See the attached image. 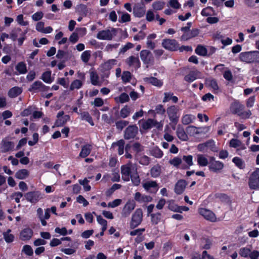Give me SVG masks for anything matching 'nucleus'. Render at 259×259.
<instances>
[{"label": "nucleus", "instance_id": "nucleus-1", "mask_svg": "<svg viewBox=\"0 0 259 259\" xmlns=\"http://www.w3.org/2000/svg\"><path fill=\"white\" fill-rule=\"evenodd\" d=\"M241 61L248 63H259V51H250L242 52L240 54Z\"/></svg>", "mask_w": 259, "mask_h": 259}, {"label": "nucleus", "instance_id": "nucleus-2", "mask_svg": "<svg viewBox=\"0 0 259 259\" xmlns=\"http://www.w3.org/2000/svg\"><path fill=\"white\" fill-rule=\"evenodd\" d=\"M117 34L115 28L109 27L106 29L99 31L96 37L100 40H111Z\"/></svg>", "mask_w": 259, "mask_h": 259}, {"label": "nucleus", "instance_id": "nucleus-3", "mask_svg": "<svg viewBox=\"0 0 259 259\" xmlns=\"http://www.w3.org/2000/svg\"><path fill=\"white\" fill-rule=\"evenodd\" d=\"M180 108L178 106L172 105L168 107L166 112L170 121L175 124H177L180 117Z\"/></svg>", "mask_w": 259, "mask_h": 259}, {"label": "nucleus", "instance_id": "nucleus-4", "mask_svg": "<svg viewBox=\"0 0 259 259\" xmlns=\"http://www.w3.org/2000/svg\"><path fill=\"white\" fill-rule=\"evenodd\" d=\"M49 89V87L46 86L40 81L37 80L33 82L30 85L28 90L31 92H41L42 94H44L47 92Z\"/></svg>", "mask_w": 259, "mask_h": 259}, {"label": "nucleus", "instance_id": "nucleus-5", "mask_svg": "<svg viewBox=\"0 0 259 259\" xmlns=\"http://www.w3.org/2000/svg\"><path fill=\"white\" fill-rule=\"evenodd\" d=\"M248 185L251 189H259V168H257L250 176Z\"/></svg>", "mask_w": 259, "mask_h": 259}, {"label": "nucleus", "instance_id": "nucleus-6", "mask_svg": "<svg viewBox=\"0 0 259 259\" xmlns=\"http://www.w3.org/2000/svg\"><path fill=\"white\" fill-rule=\"evenodd\" d=\"M135 167L131 163L122 165L121 167V172L122 175V179L124 181H128L130 179V176L132 174V170H134Z\"/></svg>", "mask_w": 259, "mask_h": 259}, {"label": "nucleus", "instance_id": "nucleus-7", "mask_svg": "<svg viewBox=\"0 0 259 259\" xmlns=\"http://www.w3.org/2000/svg\"><path fill=\"white\" fill-rule=\"evenodd\" d=\"M140 58L144 64L148 67L154 63V58L151 52L148 50H143L140 52Z\"/></svg>", "mask_w": 259, "mask_h": 259}, {"label": "nucleus", "instance_id": "nucleus-8", "mask_svg": "<svg viewBox=\"0 0 259 259\" xmlns=\"http://www.w3.org/2000/svg\"><path fill=\"white\" fill-rule=\"evenodd\" d=\"M142 187L146 191L154 194L157 192L159 189L157 182L151 180L143 181Z\"/></svg>", "mask_w": 259, "mask_h": 259}, {"label": "nucleus", "instance_id": "nucleus-9", "mask_svg": "<svg viewBox=\"0 0 259 259\" xmlns=\"http://www.w3.org/2000/svg\"><path fill=\"white\" fill-rule=\"evenodd\" d=\"M143 218V212L141 208L137 209L133 213L132 218L131 226L133 228H135L139 226Z\"/></svg>", "mask_w": 259, "mask_h": 259}, {"label": "nucleus", "instance_id": "nucleus-10", "mask_svg": "<svg viewBox=\"0 0 259 259\" xmlns=\"http://www.w3.org/2000/svg\"><path fill=\"white\" fill-rule=\"evenodd\" d=\"M198 212L205 220L211 222L217 221L215 214L210 210L204 208H200L199 209Z\"/></svg>", "mask_w": 259, "mask_h": 259}, {"label": "nucleus", "instance_id": "nucleus-11", "mask_svg": "<svg viewBox=\"0 0 259 259\" xmlns=\"http://www.w3.org/2000/svg\"><path fill=\"white\" fill-rule=\"evenodd\" d=\"M136 206V203L134 200H128L124 205L121 215L124 218L128 217Z\"/></svg>", "mask_w": 259, "mask_h": 259}, {"label": "nucleus", "instance_id": "nucleus-12", "mask_svg": "<svg viewBox=\"0 0 259 259\" xmlns=\"http://www.w3.org/2000/svg\"><path fill=\"white\" fill-rule=\"evenodd\" d=\"M162 46L165 49L175 51L179 48V44L175 39H165L162 42Z\"/></svg>", "mask_w": 259, "mask_h": 259}, {"label": "nucleus", "instance_id": "nucleus-13", "mask_svg": "<svg viewBox=\"0 0 259 259\" xmlns=\"http://www.w3.org/2000/svg\"><path fill=\"white\" fill-rule=\"evenodd\" d=\"M63 111L59 112L57 115V119L55 125L56 126H61L70 120V116L68 115H65Z\"/></svg>", "mask_w": 259, "mask_h": 259}, {"label": "nucleus", "instance_id": "nucleus-14", "mask_svg": "<svg viewBox=\"0 0 259 259\" xmlns=\"http://www.w3.org/2000/svg\"><path fill=\"white\" fill-rule=\"evenodd\" d=\"M138 127L136 125H130L128 126L124 132V138L127 140L134 138L138 133Z\"/></svg>", "mask_w": 259, "mask_h": 259}, {"label": "nucleus", "instance_id": "nucleus-15", "mask_svg": "<svg viewBox=\"0 0 259 259\" xmlns=\"http://www.w3.org/2000/svg\"><path fill=\"white\" fill-rule=\"evenodd\" d=\"M134 199L139 203H148L151 202L152 197L149 195L142 194L139 192H137L134 194Z\"/></svg>", "mask_w": 259, "mask_h": 259}, {"label": "nucleus", "instance_id": "nucleus-16", "mask_svg": "<svg viewBox=\"0 0 259 259\" xmlns=\"http://www.w3.org/2000/svg\"><path fill=\"white\" fill-rule=\"evenodd\" d=\"M244 106L240 103L238 101H235L231 104L230 109L231 112L235 114L239 115L242 110L244 109Z\"/></svg>", "mask_w": 259, "mask_h": 259}, {"label": "nucleus", "instance_id": "nucleus-17", "mask_svg": "<svg viewBox=\"0 0 259 259\" xmlns=\"http://www.w3.org/2000/svg\"><path fill=\"white\" fill-rule=\"evenodd\" d=\"M215 40L221 42L222 44L221 48L224 49L227 46V37L225 32L217 31L214 34Z\"/></svg>", "mask_w": 259, "mask_h": 259}, {"label": "nucleus", "instance_id": "nucleus-18", "mask_svg": "<svg viewBox=\"0 0 259 259\" xmlns=\"http://www.w3.org/2000/svg\"><path fill=\"white\" fill-rule=\"evenodd\" d=\"M39 192H29L27 193L25 196L28 201L31 203H36L41 198Z\"/></svg>", "mask_w": 259, "mask_h": 259}, {"label": "nucleus", "instance_id": "nucleus-19", "mask_svg": "<svg viewBox=\"0 0 259 259\" xmlns=\"http://www.w3.org/2000/svg\"><path fill=\"white\" fill-rule=\"evenodd\" d=\"M14 147V144L13 142L3 139L2 141V146L1 147V151L5 153L12 150Z\"/></svg>", "mask_w": 259, "mask_h": 259}, {"label": "nucleus", "instance_id": "nucleus-20", "mask_svg": "<svg viewBox=\"0 0 259 259\" xmlns=\"http://www.w3.org/2000/svg\"><path fill=\"white\" fill-rule=\"evenodd\" d=\"M176 135L178 138L183 141H186L188 140V137L186 134L184 127L180 124L177 126L176 130Z\"/></svg>", "mask_w": 259, "mask_h": 259}, {"label": "nucleus", "instance_id": "nucleus-21", "mask_svg": "<svg viewBox=\"0 0 259 259\" xmlns=\"http://www.w3.org/2000/svg\"><path fill=\"white\" fill-rule=\"evenodd\" d=\"M186 182L185 180H180L178 181L175 185V192L176 194H181L185 189Z\"/></svg>", "mask_w": 259, "mask_h": 259}, {"label": "nucleus", "instance_id": "nucleus-22", "mask_svg": "<svg viewBox=\"0 0 259 259\" xmlns=\"http://www.w3.org/2000/svg\"><path fill=\"white\" fill-rule=\"evenodd\" d=\"M126 63L130 66H133L136 69L139 68L140 67L141 63L139 58L135 56H130L126 60Z\"/></svg>", "mask_w": 259, "mask_h": 259}, {"label": "nucleus", "instance_id": "nucleus-23", "mask_svg": "<svg viewBox=\"0 0 259 259\" xmlns=\"http://www.w3.org/2000/svg\"><path fill=\"white\" fill-rule=\"evenodd\" d=\"M199 33L198 29H193L187 32L184 33L181 36V39L183 40H187L191 38L197 36Z\"/></svg>", "mask_w": 259, "mask_h": 259}, {"label": "nucleus", "instance_id": "nucleus-24", "mask_svg": "<svg viewBox=\"0 0 259 259\" xmlns=\"http://www.w3.org/2000/svg\"><path fill=\"white\" fill-rule=\"evenodd\" d=\"M124 141L123 140H120L116 142L113 143L111 148L113 149L116 148L119 155H122L124 152Z\"/></svg>", "mask_w": 259, "mask_h": 259}, {"label": "nucleus", "instance_id": "nucleus-25", "mask_svg": "<svg viewBox=\"0 0 259 259\" xmlns=\"http://www.w3.org/2000/svg\"><path fill=\"white\" fill-rule=\"evenodd\" d=\"M33 235V231L30 228H25L20 233V237L22 240H28Z\"/></svg>", "mask_w": 259, "mask_h": 259}, {"label": "nucleus", "instance_id": "nucleus-26", "mask_svg": "<svg viewBox=\"0 0 259 259\" xmlns=\"http://www.w3.org/2000/svg\"><path fill=\"white\" fill-rule=\"evenodd\" d=\"M92 150V146L91 144H87L83 145L81 149L79 156L82 158L87 157L91 153Z\"/></svg>", "mask_w": 259, "mask_h": 259}, {"label": "nucleus", "instance_id": "nucleus-27", "mask_svg": "<svg viewBox=\"0 0 259 259\" xmlns=\"http://www.w3.org/2000/svg\"><path fill=\"white\" fill-rule=\"evenodd\" d=\"M156 19H159V15L157 12L152 10H148L146 14V20L148 22H152Z\"/></svg>", "mask_w": 259, "mask_h": 259}, {"label": "nucleus", "instance_id": "nucleus-28", "mask_svg": "<svg viewBox=\"0 0 259 259\" xmlns=\"http://www.w3.org/2000/svg\"><path fill=\"white\" fill-rule=\"evenodd\" d=\"M144 80L146 82L151 83L154 86L158 87H161L163 84V82L162 80L154 77H145Z\"/></svg>", "mask_w": 259, "mask_h": 259}, {"label": "nucleus", "instance_id": "nucleus-29", "mask_svg": "<svg viewBox=\"0 0 259 259\" xmlns=\"http://www.w3.org/2000/svg\"><path fill=\"white\" fill-rule=\"evenodd\" d=\"M157 122L152 119H148L142 122L141 126L144 130H149L156 126Z\"/></svg>", "mask_w": 259, "mask_h": 259}, {"label": "nucleus", "instance_id": "nucleus-30", "mask_svg": "<svg viewBox=\"0 0 259 259\" xmlns=\"http://www.w3.org/2000/svg\"><path fill=\"white\" fill-rule=\"evenodd\" d=\"M133 12L135 16L140 18L145 15V9L141 5H137L134 8Z\"/></svg>", "mask_w": 259, "mask_h": 259}, {"label": "nucleus", "instance_id": "nucleus-31", "mask_svg": "<svg viewBox=\"0 0 259 259\" xmlns=\"http://www.w3.org/2000/svg\"><path fill=\"white\" fill-rule=\"evenodd\" d=\"M22 92L21 88L14 87L11 89L8 92V96L10 98H16L20 95Z\"/></svg>", "mask_w": 259, "mask_h": 259}, {"label": "nucleus", "instance_id": "nucleus-32", "mask_svg": "<svg viewBox=\"0 0 259 259\" xmlns=\"http://www.w3.org/2000/svg\"><path fill=\"white\" fill-rule=\"evenodd\" d=\"M195 116L192 114H184L183 115L181 121L184 125H188L192 122L195 119Z\"/></svg>", "mask_w": 259, "mask_h": 259}, {"label": "nucleus", "instance_id": "nucleus-33", "mask_svg": "<svg viewBox=\"0 0 259 259\" xmlns=\"http://www.w3.org/2000/svg\"><path fill=\"white\" fill-rule=\"evenodd\" d=\"M199 74L200 72L197 70L191 71L185 76V80L189 82H192L198 77Z\"/></svg>", "mask_w": 259, "mask_h": 259}, {"label": "nucleus", "instance_id": "nucleus-34", "mask_svg": "<svg viewBox=\"0 0 259 259\" xmlns=\"http://www.w3.org/2000/svg\"><path fill=\"white\" fill-rule=\"evenodd\" d=\"M29 172L26 169L19 170L15 174V177L19 180H24L28 177Z\"/></svg>", "mask_w": 259, "mask_h": 259}, {"label": "nucleus", "instance_id": "nucleus-35", "mask_svg": "<svg viewBox=\"0 0 259 259\" xmlns=\"http://www.w3.org/2000/svg\"><path fill=\"white\" fill-rule=\"evenodd\" d=\"M90 79L92 84L94 85L101 86V83L99 80V76L97 73L94 71L90 72Z\"/></svg>", "mask_w": 259, "mask_h": 259}, {"label": "nucleus", "instance_id": "nucleus-36", "mask_svg": "<svg viewBox=\"0 0 259 259\" xmlns=\"http://www.w3.org/2000/svg\"><path fill=\"white\" fill-rule=\"evenodd\" d=\"M223 167V164L219 161L212 162L209 166V168L213 171H217L222 169Z\"/></svg>", "mask_w": 259, "mask_h": 259}, {"label": "nucleus", "instance_id": "nucleus-37", "mask_svg": "<svg viewBox=\"0 0 259 259\" xmlns=\"http://www.w3.org/2000/svg\"><path fill=\"white\" fill-rule=\"evenodd\" d=\"M114 99L117 103H124L128 102L130 98L127 94L123 93L119 96L115 97Z\"/></svg>", "mask_w": 259, "mask_h": 259}, {"label": "nucleus", "instance_id": "nucleus-38", "mask_svg": "<svg viewBox=\"0 0 259 259\" xmlns=\"http://www.w3.org/2000/svg\"><path fill=\"white\" fill-rule=\"evenodd\" d=\"M161 174V167L156 165L152 167L150 170V174L153 178L158 177Z\"/></svg>", "mask_w": 259, "mask_h": 259}, {"label": "nucleus", "instance_id": "nucleus-39", "mask_svg": "<svg viewBox=\"0 0 259 259\" xmlns=\"http://www.w3.org/2000/svg\"><path fill=\"white\" fill-rule=\"evenodd\" d=\"M168 204V208L169 210L171 211H174V212H178L181 211L180 210V206H178L177 204H176L175 202L173 200H170L167 201Z\"/></svg>", "mask_w": 259, "mask_h": 259}, {"label": "nucleus", "instance_id": "nucleus-40", "mask_svg": "<svg viewBox=\"0 0 259 259\" xmlns=\"http://www.w3.org/2000/svg\"><path fill=\"white\" fill-rule=\"evenodd\" d=\"M117 63V61L115 59H110L106 61L103 64L104 69L108 70L112 68Z\"/></svg>", "mask_w": 259, "mask_h": 259}, {"label": "nucleus", "instance_id": "nucleus-41", "mask_svg": "<svg viewBox=\"0 0 259 259\" xmlns=\"http://www.w3.org/2000/svg\"><path fill=\"white\" fill-rule=\"evenodd\" d=\"M16 69L20 74H25L27 72L26 64L23 62H20L16 65Z\"/></svg>", "mask_w": 259, "mask_h": 259}, {"label": "nucleus", "instance_id": "nucleus-42", "mask_svg": "<svg viewBox=\"0 0 259 259\" xmlns=\"http://www.w3.org/2000/svg\"><path fill=\"white\" fill-rule=\"evenodd\" d=\"M91 51L90 50H86L82 53L80 58L84 63L87 64L88 63L91 57Z\"/></svg>", "mask_w": 259, "mask_h": 259}, {"label": "nucleus", "instance_id": "nucleus-43", "mask_svg": "<svg viewBox=\"0 0 259 259\" xmlns=\"http://www.w3.org/2000/svg\"><path fill=\"white\" fill-rule=\"evenodd\" d=\"M170 100H172V102L176 103L178 102V98L177 97L173 96V94L171 93H165L163 102H167Z\"/></svg>", "mask_w": 259, "mask_h": 259}, {"label": "nucleus", "instance_id": "nucleus-44", "mask_svg": "<svg viewBox=\"0 0 259 259\" xmlns=\"http://www.w3.org/2000/svg\"><path fill=\"white\" fill-rule=\"evenodd\" d=\"M207 84L211 88L214 92H218L219 91V87L217 81L214 79H210L207 80Z\"/></svg>", "mask_w": 259, "mask_h": 259}, {"label": "nucleus", "instance_id": "nucleus-45", "mask_svg": "<svg viewBox=\"0 0 259 259\" xmlns=\"http://www.w3.org/2000/svg\"><path fill=\"white\" fill-rule=\"evenodd\" d=\"M233 162L235 164V165L240 169H243L245 167V164L243 160L238 157H235L232 159Z\"/></svg>", "mask_w": 259, "mask_h": 259}, {"label": "nucleus", "instance_id": "nucleus-46", "mask_svg": "<svg viewBox=\"0 0 259 259\" xmlns=\"http://www.w3.org/2000/svg\"><path fill=\"white\" fill-rule=\"evenodd\" d=\"M81 119L89 122L92 126L94 125L92 118L88 112H83L80 114Z\"/></svg>", "mask_w": 259, "mask_h": 259}, {"label": "nucleus", "instance_id": "nucleus-47", "mask_svg": "<svg viewBox=\"0 0 259 259\" xmlns=\"http://www.w3.org/2000/svg\"><path fill=\"white\" fill-rule=\"evenodd\" d=\"M131 112L130 107L126 105L121 109L120 111V117L122 118H125L130 115Z\"/></svg>", "mask_w": 259, "mask_h": 259}, {"label": "nucleus", "instance_id": "nucleus-48", "mask_svg": "<svg viewBox=\"0 0 259 259\" xmlns=\"http://www.w3.org/2000/svg\"><path fill=\"white\" fill-rule=\"evenodd\" d=\"M214 70L217 73H223L224 77L227 79V71L225 70V65L223 64H219L214 67Z\"/></svg>", "mask_w": 259, "mask_h": 259}, {"label": "nucleus", "instance_id": "nucleus-49", "mask_svg": "<svg viewBox=\"0 0 259 259\" xmlns=\"http://www.w3.org/2000/svg\"><path fill=\"white\" fill-rule=\"evenodd\" d=\"M197 162L200 166H205L208 164V160L204 155L198 154L197 155Z\"/></svg>", "mask_w": 259, "mask_h": 259}, {"label": "nucleus", "instance_id": "nucleus-50", "mask_svg": "<svg viewBox=\"0 0 259 259\" xmlns=\"http://www.w3.org/2000/svg\"><path fill=\"white\" fill-rule=\"evenodd\" d=\"M41 78L46 83H51L53 81V80L51 79V72H45L42 73Z\"/></svg>", "mask_w": 259, "mask_h": 259}, {"label": "nucleus", "instance_id": "nucleus-51", "mask_svg": "<svg viewBox=\"0 0 259 259\" xmlns=\"http://www.w3.org/2000/svg\"><path fill=\"white\" fill-rule=\"evenodd\" d=\"M151 154L157 158H161L163 153V152L157 147H154L151 151Z\"/></svg>", "mask_w": 259, "mask_h": 259}, {"label": "nucleus", "instance_id": "nucleus-52", "mask_svg": "<svg viewBox=\"0 0 259 259\" xmlns=\"http://www.w3.org/2000/svg\"><path fill=\"white\" fill-rule=\"evenodd\" d=\"M11 232L10 229H8L7 232L3 233L4 238L5 241L8 243H10L13 241L14 236L13 235L10 234Z\"/></svg>", "mask_w": 259, "mask_h": 259}, {"label": "nucleus", "instance_id": "nucleus-53", "mask_svg": "<svg viewBox=\"0 0 259 259\" xmlns=\"http://www.w3.org/2000/svg\"><path fill=\"white\" fill-rule=\"evenodd\" d=\"M82 85L81 81L78 79H76L73 81L70 86V90L73 91L75 89H79Z\"/></svg>", "mask_w": 259, "mask_h": 259}, {"label": "nucleus", "instance_id": "nucleus-54", "mask_svg": "<svg viewBox=\"0 0 259 259\" xmlns=\"http://www.w3.org/2000/svg\"><path fill=\"white\" fill-rule=\"evenodd\" d=\"M183 160L187 163V166H184V168H188L193 164V156L192 155H185L183 157Z\"/></svg>", "mask_w": 259, "mask_h": 259}, {"label": "nucleus", "instance_id": "nucleus-55", "mask_svg": "<svg viewBox=\"0 0 259 259\" xmlns=\"http://www.w3.org/2000/svg\"><path fill=\"white\" fill-rule=\"evenodd\" d=\"M130 178H131V180L135 186H138L140 184V179L136 171L131 175Z\"/></svg>", "mask_w": 259, "mask_h": 259}, {"label": "nucleus", "instance_id": "nucleus-56", "mask_svg": "<svg viewBox=\"0 0 259 259\" xmlns=\"http://www.w3.org/2000/svg\"><path fill=\"white\" fill-rule=\"evenodd\" d=\"M121 78L123 83H127L130 81L132 78V74L130 72L123 71L121 76Z\"/></svg>", "mask_w": 259, "mask_h": 259}, {"label": "nucleus", "instance_id": "nucleus-57", "mask_svg": "<svg viewBox=\"0 0 259 259\" xmlns=\"http://www.w3.org/2000/svg\"><path fill=\"white\" fill-rule=\"evenodd\" d=\"M195 53L200 56H205L207 54V51L204 47L199 45L195 49Z\"/></svg>", "mask_w": 259, "mask_h": 259}, {"label": "nucleus", "instance_id": "nucleus-58", "mask_svg": "<svg viewBox=\"0 0 259 259\" xmlns=\"http://www.w3.org/2000/svg\"><path fill=\"white\" fill-rule=\"evenodd\" d=\"M214 13L213 9L211 7H207L204 8L201 12L203 16H208L213 14Z\"/></svg>", "mask_w": 259, "mask_h": 259}, {"label": "nucleus", "instance_id": "nucleus-59", "mask_svg": "<svg viewBox=\"0 0 259 259\" xmlns=\"http://www.w3.org/2000/svg\"><path fill=\"white\" fill-rule=\"evenodd\" d=\"M182 159L178 157H176L169 161V163L174 166L178 168L182 163Z\"/></svg>", "mask_w": 259, "mask_h": 259}, {"label": "nucleus", "instance_id": "nucleus-60", "mask_svg": "<svg viewBox=\"0 0 259 259\" xmlns=\"http://www.w3.org/2000/svg\"><path fill=\"white\" fill-rule=\"evenodd\" d=\"M151 222L154 225L157 224L161 219V213L159 212L151 214Z\"/></svg>", "mask_w": 259, "mask_h": 259}, {"label": "nucleus", "instance_id": "nucleus-61", "mask_svg": "<svg viewBox=\"0 0 259 259\" xmlns=\"http://www.w3.org/2000/svg\"><path fill=\"white\" fill-rule=\"evenodd\" d=\"M22 251L29 256L33 255V251L32 247L29 245H25L23 247Z\"/></svg>", "mask_w": 259, "mask_h": 259}, {"label": "nucleus", "instance_id": "nucleus-62", "mask_svg": "<svg viewBox=\"0 0 259 259\" xmlns=\"http://www.w3.org/2000/svg\"><path fill=\"white\" fill-rule=\"evenodd\" d=\"M250 250L246 247H243L240 249L239 254L244 257H248L249 256Z\"/></svg>", "mask_w": 259, "mask_h": 259}, {"label": "nucleus", "instance_id": "nucleus-63", "mask_svg": "<svg viewBox=\"0 0 259 259\" xmlns=\"http://www.w3.org/2000/svg\"><path fill=\"white\" fill-rule=\"evenodd\" d=\"M168 6L172 8L179 9L181 8V5L179 3L178 0H169Z\"/></svg>", "mask_w": 259, "mask_h": 259}, {"label": "nucleus", "instance_id": "nucleus-64", "mask_svg": "<svg viewBox=\"0 0 259 259\" xmlns=\"http://www.w3.org/2000/svg\"><path fill=\"white\" fill-rule=\"evenodd\" d=\"M164 6V3L161 2H156L152 5L153 9L155 11H159L162 10Z\"/></svg>", "mask_w": 259, "mask_h": 259}]
</instances>
